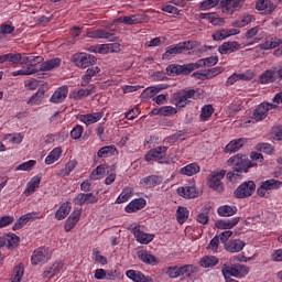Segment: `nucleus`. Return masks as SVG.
Masks as SVG:
<instances>
[{"mask_svg": "<svg viewBox=\"0 0 282 282\" xmlns=\"http://www.w3.org/2000/svg\"><path fill=\"white\" fill-rule=\"evenodd\" d=\"M258 149L261 153H267V155H272V153H274V148L270 143H261L258 145Z\"/></svg>", "mask_w": 282, "mask_h": 282, "instance_id": "obj_62", "label": "nucleus"}, {"mask_svg": "<svg viewBox=\"0 0 282 282\" xmlns=\"http://www.w3.org/2000/svg\"><path fill=\"white\" fill-rule=\"evenodd\" d=\"M238 76V80H252V78H254V72L248 69L245 73H239L237 74Z\"/></svg>", "mask_w": 282, "mask_h": 282, "instance_id": "obj_63", "label": "nucleus"}, {"mask_svg": "<svg viewBox=\"0 0 282 282\" xmlns=\"http://www.w3.org/2000/svg\"><path fill=\"white\" fill-rule=\"evenodd\" d=\"M213 113H215V108H213V105H205L202 108L199 116L202 122H208Z\"/></svg>", "mask_w": 282, "mask_h": 282, "instance_id": "obj_48", "label": "nucleus"}, {"mask_svg": "<svg viewBox=\"0 0 282 282\" xmlns=\"http://www.w3.org/2000/svg\"><path fill=\"white\" fill-rule=\"evenodd\" d=\"M261 184L262 188H265L267 191H276L282 186V182L274 178L263 181Z\"/></svg>", "mask_w": 282, "mask_h": 282, "instance_id": "obj_49", "label": "nucleus"}, {"mask_svg": "<svg viewBox=\"0 0 282 282\" xmlns=\"http://www.w3.org/2000/svg\"><path fill=\"white\" fill-rule=\"evenodd\" d=\"M256 191L257 184L254 181H246L234 191V196L236 199H248V197H252V195H254Z\"/></svg>", "mask_w": 282, "mask_h": 282, "instance_id": "obj_5", "label": "nucleus"}, {"mask_svg": "<svg viewBox=\"0 0 282 282\" xmlns=\"http://www.w3.org/2000/svg\"><path fill=\"white\" fill-rule=\"evenodd\" d=\"M207 250H212V252H217L219 250V238L215 236L209 243L207 245Z\"/></svg>", "mask_w": 282, "mask_h": 282, "instance_id": "obj_64", "label": "nucleus"}, {"mask_svg": "<svg viewBox=\"0 0 282 282\" xmlns=\"http://www.w3.org/2000/svg\"><path fill=\"white\" fill-rule=\"evenodd\" d=\"M193 72V65L192 63L189 64H184V65H177V64H171L166 67V74L167 76H181L191 74Z\"/></svg>", "mask_w": 282, "mask_h": 282, "instance_id": "obj_13", "label": "nucleus"}, {"mask_svg": "<svg viewBox=\"0 0 282 282\" xmlns=\"http://www.w3.org/2000/svg\"><path fill=\"white\" fill-rule=\"evenodd\" d=\"M177 193L180 197H184L185 199H195V197H198L199 195L195 185H185L183 187H178Z\"/></svg>", "mask_w": 282, "mask_h": 282, "instance_id": "obj_20", "label": "nucleus"}, {"mask_svg": "<svg viewBox=\"0 0 282 282\" xmlns=\"http://www.w3.org/2000/svg\"><path fill=\"white\" fill-rule=\"evenodd\" d=\"M245 3H246V0H221L220 1V6L225 14H235V12H239V10L243 8Z\"/></svg>", "mask_w": 282, "mask_h": 282, "instance_id": "obj_11", "label": "nucleus"}, {"mask_svg": "<svg viewBox=\"0 0 282 282\" xmlns=\"http://www.w3.org/2000/svg\"><path fill=\"white\" fill-rule=\"evenodd\" d=\"M61 155H63V148L61 147L54 148L45 158L44 162L47 165L54 164V162H58V160H61Z\"/></svg>", "mask_w": 282, "mask_h": 282, "instance_id": "obj_38", "label": "nucleus"}, {"mask_svg": "<svg viewBox=\"0 0 282 282\" xmlns=\"http://www.w3.org/2000/svg\"><path fill=\"white\" fill-rule=\"evenodd\" d=\"M45 98V90L39 89L33 96L30 97L28 100V105L31 107L39 106L41 102H43V99Z\"/></svg>", "mask_w": 282, "mask_h": 282, "instance_id": "obj_44", "label": "nucleus"}, {"mask_svg": "<svg viewBox=\"0 0 282 282\" xmlns=\"http://www.w3.org/2000/svg\"><path fill=\"white\" fill-rule=\"evenodd\" d=\"M63 271V262H55L48 269L44 271V276L46 279H52V276H56V274H61Z\"/></svg>", "mask_w": 282, "mask_h": 282, "instance_id": "obj_40", "label": "nucleus"}, {"mask_svg": "<svg viewBox=\"0 0 282 282\" xmlns=\"http://www.w3.org/2000/svg\"><path fill=\"white\" fill-rule=\"evenodd\" d=\"M164 182V177L160 175H149L140 180L139 185L141 188H155V186H160Z\"/></svg>", "mask_w": 282, "mask_h": 282, "instance_id": "obj_14", "label": "nucleus"}, {"mask_svg": "<svg viewBox=\"0 0 282 282\" xmlns=\"http://www.w3.org/2000/svg\"><path fill=\"white\" fill-rule=\"evenodd\" d=\"M113 155H118V149L116 145H106L102 147L98 152H97V158H111Z\"/></svg>", "mask_w": 282, "mask_h": 282, "instance_id": "obj_41", "label": "nucleus"}, {"mask_svg": "<svg viewBox=\"0 0 282 282\" xmlns=\"http://www.w3.org/2000/svg\"><path fill=\"white\" fill-rule=\"evenodd\" d=\"M20 238L17 235H11L6 238V246H9V248H17L19 246Z\"/></svg>", "mask_w": 282, "mask_h": 282, "instance_id": "obj_59", "label": "nucleus"}, {"mask_svg": "<svg viewBox=\"0 0 282 282\" xmlns=\"http://www.w3.org/2000/svg\"><path fill=\"white\" fill-rule=\"evenodd\" d=\"M99 72H100V67L98 66L88 67L85 75L82 77V83H80L82 87H87L91 78H94V76H98Z\"/></svg>", "mask_w": 282, "mask_h": 282, "instance_id": "obj_32", "label": "nucleus"}, {"mask_svg": "<svg viewBox=\"0 0 282 282\" xmlns=\"http://www.w3.org/2000/svg\"><path fill=\"white\" fill-rule=\"evenodd\" d=\"M219 263V259L214 256H205L202 258L199 265L200 268H215Z\"/></svg>", "mask_w": 282, "mask_h": 282, "instance_id": "obj_45", "label": "nucleus"}, {"mask_svg": "<svg viewBox=\"0 0 282 282\" xmlns=\"http://www.w3.org/2000/svg\"><path fill=\"white\" fill-rule=\"evenodd\" d=\"M69 213H72V203H63L55 213V219H57V221H63Z\"/></svg>", "mask_w": 282, "mask_h": 282, "instance_id": "obj_35", "label": "nucleus"}, {"mask_svg": "<svg viewBox=\"0 0 282 282\" xmlns=\"http://www.w3.org/2000/svg\"><path fill=\"white\" fill-rule=\"evenodd\" d=\"M52 259V250L47 247H40L33 251L31 263L39 265V263H47Z\"/></svg>", "mask_w": 282, "mask_h": 282, "instance_id": "obj_8", "label": "nucleus"}, {"mask_svg": "<svg viewBox=\"0 0 282 282\" xmlns=\"http://www.w3.org/2000/svg\"><path fill=\"white\" fill-rule=\"evenodd\" d=\"M72 62L79 69H87V67H94L98 58L89 53H76L72 56Z\"/></svg>", "mask_w": 282, "mask_h": 282, "instance_id": "obj_3", "label": "nucleus"}, {"mask_svg": "<svg viewBox=\"0 0 282 282\" xmlns=\"http://www.w3.org/2000/svg\"><path fill=\"white\" fill-rule=\"evenodd\" d=\"M195 89L180 90L173 95L174 104L178 109H183L191 102V99L195 98Z\"/></svg>", "mask_w": 282, "mask_h": 282, "instance_id": "obj_7", "label": "nucleus"}, {"mask_svg": "<svg viewBox=\"0 0 282 282\" xmlns=\"http://www.w3.org/2000/svg\"><path fill=\"white\" fill-rule=\"evenodd\" d=\"M225 279H230V276H236V279H243L250 272V268L246 264H231L225 265L221 270Z\"/></svg>", "mask_w": 282, "mask_h": 282, "instance_id": "obj_4", "label": "nucleus"}, {"mask_svg": "<svg viewBox=\"0 0 282 282\" xmlns=\"http://www.w3.org/2000/svg\"><path fill=\"white\" fill-rule=\"evenodd\" d=\"M139 259L143 261V263H148L149 265H156L158 264V258L148 251H141L138 254Z\"/></svg>", "mask_w": 282, "mask_h": 282, "instance_id": "obj_47", "label": "nucleus"}, {"mask_svg": "<svg viewBox=\"0 0 282 282\" xmlns=\"http://www.w3.org/2000/svg\"><path fill=\"white\" fill-rule=\"evenodd\" d=\"M191 215V212L188 210V207L180 206L176 210V220L180 226H183V224H186V220L188 219Z\"/></svg>", "mask_w": 282, "mask_h": 282, "instance_id": "obj_43", "label": "nucleus"}, {"mask_svg": "<svg viewBox=\"0 0 282 282\" xmlns=\"http://www.w3.org/2000/svg\"><path fill=\"white\" fill-rule=\"evenodd\" d=\"M237 34H239V31H237L236 29H223L216 31L213 34V39L214 41H224V39H228V36H235Z\"/></svg>", "mask_w": 282, "mask_h": 282, "instance_id": "obj_34", "label": "nucleus"}, {"mask_svg": "<svg viewBox=\"0 0 282 282\" xmlns=\"http://www.w3.org/2000/svg\"><path fill=\"white\" fill-rule=\"evenodd\" d=\"M147 206V199L144 198H134L132 199L124 208L126 213H138V210H142Z\"/></svg>", "mask_w": 282, "mask_h": 282, "instance_id": "obj_27", "label": "nucleus"}, {"mask_svg": "<svg viewBox=\"0 0 282 282\" xmlns=\"http://www.w3.org/2000/svg\"><path fill=\"white\" fill-rule=\"evenodd\" d=\"M252 15L250 14H245L242 18L239 20H236L232 25L234 28H246V25H250L252 23Z\"/></svg>", "mask_w": 282, "mask_h": 282, "instance_id": "obj_51", "label": "nucleus"}, {"mask_svg": "<svg viewBox=\"0 0 282 282\" xmlns=\"http://www.w3.org/2000/svg\"><path fill=\"white\" fill-rule=\"evenodd\" d=\"M131 193H133V188L124 187L121 194L117 197L116 204H124L131 199Z\"/></svg>", "mask_w": 282, "mask_h": 282, "instance_id": "obj_50", "label": "nucleus"}, {"mask_svg": "<svg viewBox=\"0 0 282 282\" xmlns=\"http://www.w3.org/2000/svg\"><path fill=\"white\" fill-rule=\"evenodd\" d=\"M224 73V67H214L208 69L206 73H193L194 78L198 80H206L210 78H215V76H219V74Z\"/></svg>", "mask_w": 282, "mask_h": 282, "instance_id": "obj_21", "label": "nucleus"}, {"mask_svg": "<svg viewBox=\"0 0 282 282\" xmlns=\"http://www.w3.org/2000/svg\"><path fill=\"white\" fill-rule=\"evenodd\" d=\"M88 39H107L108 41H115L116 34L109 33L105 30H94L86 33Z\"/></svg>", "mask_w": 282, "mask_h": 282, "instance_id": "obj_30", "label": "nucleus"}, {"mask_svg": "<svg viewBox=\"0 0 282 282\" xmlns=\"http://www.w3.org/2000/svg\"><path fill=\"white\" fill-rule=\"evenodd\" d=\"M41 186V176L35 175L26 184L25 195H34L36 189Z\"/></svg>", "mask_w": 282, "mask_h": 282, "instance_id": "obj_39", "label": "nucleus"}, {"mask_svg": "<svg viewBox=\"0 0 282 282\" xmlns=\"http://www.w3.org/2000/svg\"><path fill=\"white\" fill-rule=\"evenodd\" d=\"M23 56L21 53H8L7 54V63H11L12 65H19Z\"/></svg>", "mask_w": 282, "mask_h": 282, "instance_id": "obj_55", "label": "nucleus"}, {"mask_svg": "<svg viewBox=\"0 0 282 282\" xmlns=\"http://www.w3.org/2000/svg\"><path fill=\"white\" fill-rule=\"evenodd\" d=\"M74 204L76 206H85L89 205V204H97L98 203V197H96V195H94V193H79L74 199H73Z\"/></svg>", "mask_w": 282, "mask_h": 282, "instance_id": "obj_15", "label": "nucleus"}, {"mask_svg": "<svg viewBox=\"0 0 282 282\" xmlns=\"http://www.w3.org/2000/svg\"><path fill=\"white\" fill-rule=\"evenodd\" d=\"M221 3V0H205L200 3L199 8L203 11L210 10L213 8H217Z\"/></svg>", "mask_w": 282, "mask_h": 282, "instance_id": "obj_54", "label": "nucleus"}, {"mask_svg": "<svg viewBox=\"0 0 282 282\" xmlns=\"http://www.w3.org/2000/svg\"><path fill=\"white\" fill-rule=\"evenodd\" d=\"M197 272V267L193 264H185L182 267H169L167 274L171 279H177L180 276H193Z\"/></svg>", "mask_w": 282, "mask_h": 282, "instance_id": "obj_6", "label": "nucleus"}, {"mask_svg": "<svg viewBox=\"0 0 282 282\" xmlns=\"http://www.w3.org/2000/svg\"><path fill=\"white\" fill-rule=\"evenodd\" d=\"M113 23H123L124 25H138V23H142V18H140V15H123L117 18Z\"/></svg>", "mask_w": 282, "mask_h": 282, "instance_id": "obj_33", "label": "nucleus"}, {"mask_svg": "<svg viewBox=\"0 0 282 282\" xmlns=\"http://www.w3.org/2000/svg\"><path fill=\"white\" fill-rule=\"evenodd\" d=\"M62 63H63V59H61L59 57L45 61L40 65V68L37 69V72H52V69H58Z\"/></svg>", "mask_w": 282, "mask_h": 282, "instance_id": "obj_25", "label": "nucleus"}, {"mask_svg": "<svg viewBox=\"0 0 282 282\" xmlns=\"http://www.w3.org/2000/svg\"><path fill=\"white\" fill-rule=\"evenodd\" d=\"M23 274H25V265L20 263L13 269L11 282H21Z\"/></svg>", "mask_w": 282, "mask_h": 282, "instance_id": "obj_46", "label": "nucleus"}, {"mask_svg": "<svg viewBox=\"0 0 282 282\" xmlns=\"http://www.w3.org/2000/svg\"><path fill=\"white\" fill-rule=\"evenodd\" d=\"M93 256L96 263H100V265H107V258L98 251V249H93Z\"/></svg>", "mask_w": 282, "mask_h": 282, "instance_id": "obj_58", "label": "nucleus"}, {"mask_svg": "<svg viewBox=\"0 0 282 282\" xmlns=\"http://www.w3.org/2000/svg\"><path fill=\"white\" fill-rule=\"evenodd\" d=\"M243 248H246V242L240 239L228 240L225 243V250H227V252H231L232 254H235V252H241Z\"/></svg>", "mask_w": 282, "mask_h": 282, "instance_id": "obj_22", "label": "nucleus"}, {"mask_svg": "<svg viewBox=\"0 0 282 282\" xmlns=\"http://www.w3.org/2000/svg\"><path fill=\"white\" fill-rule=\"evenodd\" d=\"M219 63V57L217 56H210L203 59H198L196 63H192L193 65V72L195 69H199V67H213Z\"/></svg>", "mask_w": 282, "mask_h": 282, "instance_id": "obj_26", "label": "nucleus"}, {"mask_svg": "<svg viewBox=\"0 0 282 282\" xmlns=\"http://www.w3.org/2000/svg\"><path fill=\"white\" fill-rule=\"evenodd\" d=\"M106 173H107V165L101 164L97 166L95 171H93L91 177L93 180H100L105 177Z\"/></svg>", "mask_w": 282, "mask_h": 282, "instance_id": "obj_53", "label": "nucleus"}, {"mask_svg": "<svg viewBox=\"0 0 282 282\" xmlns=\"http://www.w3.org/2000/svg\"><path fill=\"white\" fill-rule=\"evenodd\" d=\"M104 117H105L104 111L80 115L79 122H83L84 124L89 127V124H96V122H100V120H102Z\"/></svg>", "mask_w": 282, "mask_h": 282, "instance_id": "obj_18", "label": "nucleus"}, {"mask_svg": "<svg viewBox=\"0 0 282 282\" xmlns=\"http://www.w3.org/2000/svg\"><path fill=\"white\" fill-rule=\"evenodd\" d=\"M199 45L197 41H185L174 45H170L165 48L162 55L163 61H171V56H177V54H184V52H191Z\"/></svg>", "mask_w": 282, "mask_h": 282, "instance_id": "obj_1", "label": "nucleus"}, {"mask_svg": "<svg viewBox=\"0 0 282 282\" xmlns=\"http://www.w3.org/2000/svg\"><path fill=\"white\" fill-rule=\"evenodd\" d=\"M78 221H80V210H75L67 218L64 225V230L66 232H72V230L76 228V224H78Z\"/></svg>", "mask_w": 282, "mask_h": 282, "instance_id": "obj_28", "label": "nucleus"}, {"mask_svg": "<svg viewBox=\"0 0 282 282\" xmlns=\"http://www.w3.org/2000/svg\"><path fill=\"white\" fill-rule=\"evenodd\" d=\"M240 45L238 42H225L218 47L219 54H232L239 50Z\"/></svg>", "mask_w": 282, "mask_h": 282, "instance_id": "obj_37", "label": "nucleus"}, {"mask_svg": "<svg viewBox=\"0 0 282 282\" xmlns=\"http://www.w3.org/2000/svg\"><path fill=\"white\" fill-rule=\"evenodd\" d=\"M256 10L259 12H265V14H272L276 10V6L272 0H258L256 2Z\"/></svg>", "mask_w": 282, "mask_h": 282, "instance_id": "obj_23", "label": "nucleus"}, {"mask_svg": "<svg viewBox=\"0 0 282 282\" xmlns=\"http://www.w3.org/2000/svg\"><path fill=\"white\" fill-rule=\"evenodd\" d=\"M132 234L134 235V238L137 239L138 243H142L143 246H148V243H151V241L155 239V235L147 234L142 231L140 227L132 228Z\"/></svg>", "mask_w": 282, "mask_h": 282, "instance_id": "obj_17", "label": "nucleus"}, {"mask_svg": "<svg viewBox=\"0 0 282 282\" xmlns=\"http://www.w3.org/2000/svg\"><path fill=\"white\" fill-rule=\"evenodd\" d=\"M276 80V70L267 69L264 70L258 78V83L260 85H270V83H274Z\"/></svg>", "mask_w": 282, "mask_h": 282, "instance_id": "obj_31", "label": "nucleus"}, {"mask_svg": "<svg viewBox=\"0 0 282 282\" xmlns=\"http://www.w3.org/2000/svg\"><path fill=\"white\" fill-rule=\"evenodd\" d=\"M237 206L235 205H221L217 209L219 217H232L237 215Z\"/></svg>", "mask_w": 282, "mask_h": 282, "instance_id": "obj_36", "label": "nucleus"}, {"mask_svg": "<svg viewBox=\"0 0 282 282\" xmlns=\"http://www.w3.org/2000/svg\"><path fill=\"white\" fill-rule=\"evenodd\" d=\"M224 177H226L225 170L212 172L208 180L209 188H213V191H217L218 193L224 192V183H221Z\"/></svg>", "mask_w": 282, "mask_h": 282, "instance_id": "obj_9", "label": "nucleus"}, {"mask_svg": "<svg viewBox=\"0 0 282 282\" xmlns=\"http://www.w3.org/2000/svg\"><path fill=\"white\" fill-rule=\"evenodd\" d=\"M248 142V139L246 138H239L231 140L226 147H225V153H237L239 149L243 147Z\"/></svg>", "mask_w": 282, "mask_h": 282, "instance_id": "obj_29", "label": "nucleus"}, {"mask_svg": "<svg viewBox=\"0 0 282 282\" xmlns=\"http://www.w3.org/2000/svg\"><path fill=\"white\" fill-rule=\"evenodd\" d=\"M36 166L35 160H29L17 166V171H32Z\"/></svg>", "mask_w": 282, "mask_h": 282, "instance_id": "obj_57", "label": "nucleus"}, {"mask_svg": "<svg viewBox=\"0 0 282 282\" xmlns=\"http://www.w3.org/2000/svg\"><path fill=\"white\" fill-rule=\"evenodd\" d=\"M239 221H240L239 217L220 219L215 223V226L219 230H230L231 228H235V226H237V224H239Z\"/></svg>", "mask_w": 282, "mask_h": 282, "instance_id": "obj_24", "label": "nucleus"}, {"mask_svg": "<svg viewBox=\"0 0 282 282\" xmlns=\"http://www.w3.org/2000/svg\"><path fill=\"white\" fill-rule=\"evenodd\" d=\"M36 72H39V68H35L34 66H28L24 69L13 72L12 76H32V74H36Z\"/></svg>", "mask_w": 282, "mask_h": 282, "instance_id": "obj_52", "label": "nucleus"}, {"mask_svg": "<svg viewBox=\"0 0 282 282\" xmlns=\"http://www.w3.org/2000/svg\"><path fill=\"white\" fill-rule=\"evenodd\" d=\"M228 166H232L236 173H248L249 169H252L254 164L246 155L236 154L227 161Z\"/></svg>", "mask_w": 282, "mask_h": 282, "instance_id": "obj_2", "label": "nucleus"}, {"mask_svg": "<svg viewBox=\"0 0 282 282\" xmlns=\"http://www.w3.org/2000/svg\"><path fill=\"white\" fill-rule=\"evenodd\" d=\"M200 167L197 163H191L185 165L180 170L181 175H186L187 177H192V175H197L199 173Z\"/></svg>", "mask_w": 282, "mask_h": 282, "instance_id": "obj_42", "label": "nucleus"}, {"mask_svg": "<svg viewBox=\"0 0 282 282\" xmlns=\"http://www.w3.org/2000/svg\"><path fill=\"white\" fill-rule=\"evenodd\" d=\"M6 140H10L12 144H21L23 142V134L21 133L7 134Z\"/></svg>", "mask_w": 282, "mask_h": 282, "instance_id": "obj_60", "label": "nucleus"}, {"mask_svg": "<svg viewBox=\"0 0 282 282\" xmlns=\"http://www.w3.org/2000/svg\"><path fill=\"white\" fill-rule=\"evenodd\" d=\"M83 131H85V128L80 124H76L70 131V138L73 140H80V138H83Z\"/></svg>", "mask_w": 282, "mask_h": 282, "instance_id": "obj_56", "label": "nucleus"}, {"mask_svg": "<svg viewBox=\"0 0 282 282\" xmlns=\"http://www.w3.org/2000/svg\"><path fill=\"white\" fill-rule=\"evenodd\" d=\"M272 109H279L276 104L262 102L253 111V118L257 122H261V120H265L268 118V111H272Z\"/></svg>", "mask_w": 282, "mask_h": 282, "instance_id": "obj_10", "label": "nucleus"}, {"mask_svg": "<svg viewBox=\"0 0 282 282\" xmlns=\"http://www.w3.org/2000/svg\"><path fill=\"white\" fill-rule=\"evenodd\" d=\"M68 94H69V87L62 86L57 88L54 91V94L51 96L50 102H53V105H61L62 102H65Z\"/></svg>", "mask_w": 282, "mask_h": 282, "instance_id": "obj_16", "label": "nucleus"}, {"mask_svg": "<svg viewBox=\"0 0 282 282\" xmlns=\"http://www.w3.org/2000/svg\"><path fill=\"white\" fill-rule=\"evenodd\" d=\"M166 151H169L167 147H156L152 150H150L145 154V162H159V164H162V161L166 156Z\"/></svg>", "mask_w": 282, "mask_h": 282, "instance_id": "obj_12", "label": "nucleus"}, {"mask_svg": "<svg viewBox=\"0 0 282 282\" xmlns=\"http://www.w3.org/2000/svg\"><path fill=\"white\" fill-rule=\"evenodd\" d=\"M126 276L132 282H153V278L144 275L142 271L130 269L126 271Z\"/></svg>", "mask_w": 282, "mask_h": 282, "instance_id": "obj_19", "label": "nucleus"}, {"mask_svg": "<svg viewBox=\"0 0 282 282\" xmlns=\"http://www.w3.org/2000/svg\"><path fill=\"white\" fill-rule=\"evenodd\" d=\"M161 10L162 12H167V14H175L176 17H180V11L172 4H163L161 6Z\"/></svg>", "mask_w": 282, "mask_h": 282, "instance_id": "obj_61", "label": "nucleus"}]
</instances>
